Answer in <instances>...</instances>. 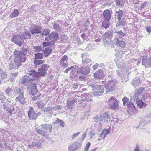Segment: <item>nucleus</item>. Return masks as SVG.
Segmentation results:
<instances>
[{
  "mask_svg": "<svg viewBox=\"0 0 151 151\" xmlns=\"http://www.w3.org/2000/svg\"><path fill=\"white\" fill-rule=\"evenodd\" d=\"M116 82L114 80L109 81L105 85V88L107 92H110L115 90Z\"/></svg>",
  "mask_w": 151,
  "mask_h": 151,
  "instance_id": "f257e3e1",
  "label": "nucleus"
},
{
  "mask_svg": "<svg viewBox=\"0 0 151 151\" xmlns=\"http://www.w3.org/2000/svg\"><path fill=\"white\" fill-rule=\"evenodd\" d=\"M108 102L109 106L111 109L116 110L119 108V104L116 98L112 97L108 99Z\"/></svg>",
  "mask_w": 151,
  "mask_h": 151,
  "instance_id": "f03ea898",
  "label": "nucleus"
},
{
  "mask_svg": "<svg viewBox=\"0 0 151 151\" xmlns=\"http://www.w3.org/2000/svg\"><path fill=\"white\" fill-rule=\"evenodd\" d=\"M17 93L19 95L15 100L17 102H19L21 104H24L26 102L24 96V91L22 89L19 88L17 90Z\"/></svg>",
  "mask_w": 151,
  "mask_h": 151,
  "instance_id": "7ed1b4c3",
  "label": "nucleus"
},
{
  "mask_svg": "<svg viewBox=\"0 0 151 151\" xmlns=\"http://www.w3.org/2000/svg\"><path fill=\"white\" fill-rule=\"evenodd\" d=\"M41 126L42 128L39 129L37 130V132L39 134L45 136L46 133L47 132V130L48 129H49V132H51L52 127H48L47 124H42Z\"/></svg>",
  "mask_w": 151,
  "mask_h": 151,
  "instance_id": "20e7f679",
  "label": "nucleus"
},
{
  "mask_svg": "<svg viewBox=\"0 0 151 151\" xmlns=\"http://www.w3.org/2000/svg\"><path fill=\"white\" fill-rule=\"evenodd\" d=\"M11 41L19 46L24 42L23 37L21 35H14L11 39Z\"/></svg>",
  "mask_w": 151,
  "mask_h": 151,
  "instance_id": "39448f33",
  "label": "nucleus"
},
{
  "mask_svg": "<svg viewBox=\"0 0 151 151\" xmlns=\"http://www.w3.org/2000/svg\"><path fill=\"white\" fill-rule=\"evenodd\" d=\"M15 58L22 62H24L26 60V56L25 54L21 51L15 50L14 53Z\"/></svg>",
  "mask_w": 151,
  "mask_h": 151,
  "instance_id": "423d86ee",
  "label": "nucleus"
},
{
  "mask_svg": "<svg viewBox=\"0 0 151 151\" xmlns=\"http://www.w3.org/2000/svg\"><path fill=\"white\" fill-rule=\"evenodd\" d=\"M59 37L58 33L55 32H52L48 37H45V40L48 41L51 40V41L55 44V42L58 40Z\"/></svg>",
  "mask_w": 151,
  "mask_h": 151,
  "instance_id": "0eeeda50",
  "label": "nucleus"
},
{
  "mask_svg": "<svg viewBox=\"0 0 151 151\" xmlns=\"http://www.w3.org/2000/svg\"><path fill=\"white\" fill-rule=\"evenodd\" d=\"M50 68V65L45 64L42 65L40 68H38V71L41 77L43 76L46 74L47 71Z\"/></svg>",
  "mask_w": 151,
  "mask_h": 151,
  "instance_id": "6e6552de",
  "label": "nucleus"
},
{
  "mask_svg": "<svg viewBox=\"0 0 151 151\" xmlns=\"http://www.w3.org/2000/svg\"><path fill=\"white\" fill-rule=\"evenodd\" d=\"M27 91L29 93L33 96L36 95L38 92V90L37 88L36 84L33 83L29 86Z\"/></svg>",
  "mask_w": 151,
  "mask_h": 151,
  "instance_id": "1a4fd4ad",
  "label": "nucleus"
},
{
  "mask_svg": "<svg viewBox=\"0 0 151 151\" xmlns=\"http://www.w3.org/2000/svg\"><path fill=\"white\" fill-rule=\"evenodd\" d=\"M142 64L145 67L151 66V57H149L148 56H143Z\"/></svg>",
  "mask_w": 151,
  "mask_h": 151,
  "instance_id": "9d476101",
  "label": "nucleus"
},
{
  "mask_svg": "<svg viewBox=\"0 0 151 151\" xmlns=\"http://www.w3.org/2000/svg\"><path fill=\"white\" fill-rule=\"evenodd\" d=\"M81 145V143L78 142H75L70 145L68 147L70 151H74L78 150Z\"/></svg>",
  "mask_w": 151,
  "mask_h": 151,
  "instance_id": "9b49d317",
  "label": "nucleus"
},
{
  "mask_svg": "<svg viewBox=\"0 0 151 151\" xmlns=\"http://www.w3.org/2000/svg\"><path fill=\"white\" fill-rule=\"evenodd\" d=\"M42 28L40 26L33 25L30 28V31L32 34L41 33Z\"/></svg>",
  "mask_w": 151,
  "mask_h": 151,
  "instance_id": "f8f14e48",
  "label": "nucleus"
},
{
  "mask_svg": "<svg viewBox=\"0 0 151 151\" xmlns=\"http://www.w3.org/2000/svg\"><path fill=\"white\" fill-rule=\"evenodd\" d=\"M38 115L34 111L33 108L30 107L28 113V116L30 119H36Z\"/></svg>",
  "mask_w": 151,
  "mask_h": 151,
  "instance_id": "ddd939ff",
  "label": "nucleus"
},
{
  "mask_svg": "<svg viewBox=\"0 0 151 151\" xmlns=\"http://www.w3.org/2000/svg\"><path fill=\"white\" fill-rule=\"evenodd\" d=\"M34 78H31L29 76L25 75L22 77L21 79V82L23 84H27L29 82L32 83L34 81Z\"/></svg>",
  "mask_w": 151,
  "mask_h": 151,
  "instance_id": "4468645a",
  "label": "nucleus"
},
{
  "mask_svg": "<svg viewBox=\"0 0 151 151\" xmlns=\"http://www.w3.org/2000/svg\"><path fill=\"white\" fill-rule=\"evenodd\" d=\"M134 103L137 105V106L140 108H142L146 106L147 105L139 98H134Z\"/></svg>",
  "mask_w": 151,
  "mask_h": 151,
  "instance_id": "2eb2a0df",
  "label": "nucleus"
},
{
  "mask_svg": "<svg viewBox=\"0 0 151 151\" xmlns=\"http://www.w3.org/2000/svg\"><path fill=\"white\" fill-rule=\"evenodd\" d=\"M68 58L67 55H64L60 61V63L61 66L65 68L67 67L68 65Z\"/></svg>",
  "mask_w": 151,
  "mask_h": 151,
  "instance_id": "dca6fc26",
  "label": "nucleus"
},
{
  "mask_svg": "<svg viewBox=\"0 0 151 151\" xmlns=\"http://www.w3.org/2000/svg\"><path fill=\"white\" fill-rule=\"evenodd\" d=\"M104 76V74L101 69L99 70L93 74V76L95 78L99 79H102Z\"/></svg>",
  "mask_w": 151,
  "mask_h": 151,
  "instance_id": "f3484780",
  "label": "nucleus"
},
{
  "mask_svg": "<svg viewBox=\"0 0 151 151\" xmlns=\"http://www.w3.org/2000/svg\"><path fill=\"white\" fill-rule=\"evenodd\" d=\"M111 14V13L108 9L105 10L104 11L103 14L104 18L105 19L110 20Z\"/></svg>",
  "mask_w": 151,
  "mask_h": 151,
  "instance_id": "a211bd4d",
  "label": "nucleus"
},
{
  "mask_svg": "<svg viewBox=\"0 0 151 151\" xmlns=\"http://www.w3.org/2000/svg\"><path fill=\"white\" fill-rule=\"evenodd\" d=\"M145 89V88L143 87L140 88L139 89H136L134 96V98H138V97L141 95V94Z\"/></svg>",
  "mask_w": 151,
  "mask_h": 151,
  "instance_id": "6ab92c4d",
  "label": "nucleus"
},
{
  "mask_svg": "<svg viewBox=\"0 0 151 151\" xmlns=\"http://www.w3.org/2000/svg\"><path fill=\"white\" fill-rule=\"evenodd\" d=\"M110 20L104 19L103 21L102 24V27L105 29H107L110 26L109 22Z\"/></svg>",
  "mask_w": 151,
  "mask_h": 151,
  "instance_id": "aec40b11",
  "label": "nucleus"
},
{
  "mask_svg": "<svg viewBox=\"0 0 151 151\" xmlns=\"http://www.w3.org/2000/svg\"><path fill=\"white\" fill-rule=\"evenodd\" d=\"M140 83V80L139 79L137 78H135L132 81V84L133 86L136 88L139 86Z\"/></svg>",
  "mask_w": 151,
  "mask_h": 151,
  "instance_id": "412c9836",
  "label": "nucleus"
},
{
  "mask_svg": "<svg viewBox=\"0 0 151 151\" xmlns=\"http://www.w3.org/2000/svg\"><path fill=\"white\" fill-rule=\"evenodd\" d=\"M116 13L118 16V19L119 22V25H122V17L123 12L122 10H119L118 11H116Z\"/></svg>",
  "mask_w": 151,
  "mask_h": 151,
  "instance_id": "4be33fe9",
  "label": "nucleus"
},
{
  "mask_svg": "<svg viewBox=\"0 0 151 151\" xmlns=\"http://www.w3.org/2000/svg\"><path fill=\"white\" fill-rule=\"evenodd\" d=\"M29 75L35 78L41 77L38 71V72H37L34 70H31L29 71Z\"/></svg>",
  "mask_w": 151,
  "mask_h": 151,
  "instance_id": "5701e85b",
  "label": "nucleus"
},
{
  "mask_svg": "<svg viewBox=\"0 0 151 151\" xmlns=\"http://www.w3.org/2000/svg\"><path fill=\"white\" fill-rule=\"evenodd\" d=\"M134 104H133L132 102H130L127 104V107L128 108V111L133 112L135 110H136V107L134 106Z\"/></svg>",
  "mask_w": 151,
  "mask_h": 151,
  "instance_id": "b1692460",
  "label": "nucleus"
},
{
  "mask_svg": "<svg viewBox=\"0 0 151 151\" xmlns=\"http://www.w3.org/2000/svg\"><path fill=\"white\" fill-rule=\"evenodd\" d=\"M151 122V120H148V118L146 117L145 119H141L140 121V124L142 126L148 124Z\"/></svg>",
  "mask_w": 151,
  "mask_h": 151,
  "instance_id": "393cba45",
  "label": "nucleus"
},
{
  "mask_svg": "<svg viewBox=\"0 0 151 151\" xmlns=\"http://www.w3.org/2000/svg\"><path fill=\"white\" fill-rule=\"evenodd\" d=\"M52 51V49L49 47H47L44 50L43 52L44 55L45 57L48 56L50 55Z\"/></svg>",
  "mask_w": 151,
  "mask_h": 151,
  "instance_id": "a878e982",
  "label": "nucleus"
},
{
  "mask_svg": "<svg viewBox=\"0 0 151 151\" xmlns=\"http://www.w3.org/2000/svg\"><path fill=\"white\" fill-rule=\"evenodd\" d=\"M19 12L17 9H15L9 16L10 18H12L18 16Z\"/></svg>",
  "mask_w": 151,
  "mask_h": 151,
  "instance_id": "bb28decb",
  "label": "nucleus"
},
{
  "mask_svg": "<svg viewBox=\"0 0 151 151\" xmlns=\"http://www.w3.org/2000/svg\"><path fill=\"white\" fill-rule=\"evenodd\" d=\"M21 35L23 37V40L30 39L31 38V35L29 32H25Z\"/></svg>",
  "mask_w": 151,
  "mask_h": 151,
  "instance_id": "cd10ccee",
  "label": "nucleus"
},
{
  "mask_svg": "<svg viewBox=\"0 0 151 151\" xmlns=\"http://www.w3.org/2000/svg\"><path fill=\"white\" fill-rule=\"evenodd\" d=\"M9 68L10 70L12 69H17V67L16 65L14 60H12L9 65Z\"/></svg>",
  "mask_w": 151,
  "mask_h": 151,
  "instance_id": "c85d7f7f",
  "label": "nucleus"
},
{
  "mask_svg": "<svg viewBox=\"0 0 151 151\" xmlns=\"http://www.w3.org/2000/svg\"><path fill=\"white\" fill-rule=\"evenodd\" d=\"M53 123L54 124H59L60 126L62 127H63L64 126L63 121L59 119L58 118H57L56 120Z\"/></svg>",
  "mask_w": 151,
  "mask_h": 151,
  "instance_id": "c756f323",
  "label": "nucleus"
},
{
  "mask_svg": "<svg viewBox=\"0 0 151 151\" xmlns=\"http://www.w3.org/2000/svg\"><path fill=\"white\" fill-rule=\"evenodd\" d=\"M34 55L35 59H42L44 57L43 54L42 53H37Z\"/></svg>",
  "mask_w": 151,
  "mask_h": 151,
  "instance_id": "7c9ffc66",
  "label": "nucleus"
},
{
  "mask_svg": "<svg viewBox=\"0 0 151 151\" xmlns=\"http://www.w3.org/2000/svg\"><path fill=\"white\" fill-rule=\"evenodd\" d=\"M50 30L48 29H44L43 32L42 34L43 35H45L46 37H48L50 34Z\"/></svg>",
  "mask_w": 151,
  "mask_h": 151,
  "instance_id": "2f4dec72",
  "label": "nucleus"
},
{
  "mask_svg": "<svg viewBox=\"0 0 151 151\" xmlns=\"http://www.w3.org/2000/svg\"><path fill=\"white\" fill-rule=\"evenodd\" d=\"M80 73L84 75H87L89 73V71H88L86 69L83 67H82Z\"/></svg>",
  "mask_w": 151,
  "mask_h": 151,
  "instance_id": "473e14b6",
  "label": "nucleus"
},
{
  "mask_svg": "<svg viewBox=\"0 0 151 151\" xmlns=\"http://www.w3.org/2000/svg\"><path fill=\"white\" fill-rule=\"evenodd\" d=\"M14 60L15 62L16 65L17 67V68L18 69L20 66L22 65L21 63L22 62H21V61H19L18 60V59H17L15 58L14 59Z\"/></svg>",
  "mask_w": 151,
  "mask_h": 151,
  "instance_id": "72a5a7b5",
  "label": "nucleus"
},
{
  "mask_svg": "<svg viewBox=\"0 0 151 151\" xmlns=\"http://www.w3.org/2000/svg\"><path fill=\"white\" fill-rule=\"evenodd\" d=\"M76 102L77 99H75L70 101L67 102V105L68 106H70L73 105Z\"/></svg>",
  "mask_w": 151,
  "mask_h": 151,
  "instance_id": "f704fd0d",
  "label": "nucleus"
},
{
  "mask_svg": "<svg viewBox=\"0 0 151 151\" xmlns=\"http://www.w3.org/2000/svg\"><path fill=\"white\" fill-rule=\"evenodd\" d=\"M54 44L53 43V42L51 41L47 42H44L43 44V45L44 47H47L52 45Z\"/></svg>",
  "mask_w": 151,
  "mask_h": 151,
  "instance_id": "c9c22d12",
  "label": "nucleus"
},
{
  "mask_svg": "<svg viewBox=\"0 0 151 151\" xmlns=\"http://www.w3.org/2000/svg\"><path fill=\"white\" fill-rule=\"evenodd\" d=\"M34 64L36 65H39L42 64L43 61L42 60H38L37 59H35L34 60Z\"/></svg>",
  "mask_w": 151,
  "mask_h": 151,
  "instance_id": "e433bc0d",
  "label": "nucleus"
},
{
  "mask_svg": "<svg viewBox=\"0 0 151 151\" xmlns=\"http://www.w3.org/2000/svg\"><path fill=\"white\" fill-rule=\"evenodd\" d=\"M110 131L108 129H104L103 130L101 133L105 137L109 132Z\"/></svg>",
  "mask_w": 151,
  "mask_h": 151,
  "instance_id": "4c0bfd02",
  "label": "nucleus"
},
{
  "mask_svg": "<svg viewBox=\"0 0 151 151\" xmlns=\"http://www.w3.org/2000/svg\"><path fill=\"white\" fill-rule=\"evenodd\" d=\"M97 90V93H100V94L104 92V89L102 88L101 86H99Z\"/></svg>",
  "mask_w": 151,
  "mask_h": 151,
  "instance_id": "58836bf2",
  "label": "nucleus"
},
{
  "mask_svg": "<svg viewBox=\"0 0 151 151\" xmlns=\"http://www.w3.org/2000/svg\"><path fill=\"white\" fill-rule=\"evenodd\" d=\"M34 48L36 52L40 51L42 50V48L41 46H37L34 47Z\"/></svg>",
  "mask_w": 151,
  "mask_h": 151,
  "instance_id": "ea45409f",
  "label": "nucleus"
},
{
  "mask_svg": "<svg viewBox=\"0 0 151 151\" xmlns=\"http://www.w3.org/2000/svg\"><path fill=\"white\" fill-rule=\"evenodd\" d=\"M78 98L76 99H77V101H83V97H85V96L83 95H81V96H78Z\"/></svg>",
  "mask_w": 151,
  "mask_h": 151,
  "instance_id": "a19ab883",
  "label": "nucleus"
},
{
  "mask_svg": "<svg viewBox=\"0 0 151 151\" xmlns=\"http://www.w3.org/2000/svg\"><path fill=\"white\" fill-rule=\"evenodd\" d=\"M53 108L52 107H47L45 108L44 110L45 112L46 113L50 112V111H51Z\"/></svg>",
  "mask_w": 151,
  "mask_h": 151,
  "instance_id": "79ce46f5",
  "label": "nucleus"
},
{
  "mask_svg": "<svg viewBox=\"0 0 151 151\" xmlns=\"http://www.w3.org/2000/svg\"><path fill=\"white\" fill-rule=\"evenodd\" d=\"M91 145V143L90 142H88L85 146L84 149V151H88Z\"/></svg>",
  "mask_w": 151,
  "mask_h": 151,
  "instance_id": "37998d69",
  "label": "nucleus"
},
{
  "mask_svg": "<svg viewBox=\"0 0 151 151\" xmlns=\"http://www.w3.org/2000/svg\"><path fill=\"white\" fill-rule=\"evenodd\" d=\"M83 101H92V100L90 98L89 96H87L85 98L83 97Z\"/></svg>",
  "mask_w": 151,
  "mask_h": 151,
  "instance_id": "c03bdc74",
  "label": "nucleus"
},
{
  "mask_svg": "<svg viewBox=\"0 0 151 151\" xmlns=\"http://www.w3.org/2000/svg\"><path fill=\"white\" fill-rule=\"evenodd\" d=\"M129 99L128 98L125 97H123V105H125L128 104V102Z\"/></svg>",
  "mask_w": 151,
  "mask_h": 151,
  "instance_id": "a18cd8bd",
  "label": "nucleus"
},
{
  "mask_svg": "<svg viewBox=\"0 0 151 151\" xmlns=\"http://www.w3.org/2000/svg\"><path fill=\"white\" fill-rule=\"evenodd\" d=\"M0 76L3 79H5L7 78V74L6 73L2 72Z\"/></svg>",
  "mask_w": 151,
  "mask_h": 151,
  "instance_id": "49530a36",
  "label": "nucleus"
},
{
  "mask_svg": "<svg viewBox=\"0 0 151 151\" xmlns=\"http://www.w3.org/2000/svg\"><path fill=\"white\" fill-rule=\"evenodd\" d=\"M41 95V94L39 93L37 96H35L32 97V100L35 101L39 99L40 98Z\"/></svg>",
  "mask_w": 151,
  "mask_h": 151,
  "instance_id": "de8ad7c7",
  "label": "nucleus"
},
{
  "mask_svg": "<svg viewBox=\"0 0 151 151\" xmlns=\"http://www.w3.org/2000/svg\"><path fill=\"white\" fill-rule=\"evenodd\" d=\"M12 91V89L10 88H8L5 90V92L7 94L9 95Z\"/></svg>",
  "mask_w": 151,
  "mask_h": 151,
  "instance_id": "09e8293b",
  "label": "nucleus"
},
{
  "mask_svg": "<svg viewBox=\"0 0 151 151\" xmlns=\"http://www.w3.org/2000/svg\"><path fill=\"white\" fill-rule=\"evenodd\" d=\"M105 137L101 133L99 137L98 140L99 141H101L102 139H104L105 138Z\"/></svg>",
  "mask_w": 151,
  "mask_h": 151,
  "instance_id": "8fccbe9b",
  "label": "nucleus"
},
{
  "mask_svg": "<svg viewBox=\"0 0 151 151\" xmlns=\"http://www.w3.org/2000/svg\"><path fill=\"white\" fill-rule=\"evenodd\" d=\"M145 28L147 32L149 33H150L151 32V27L150 26H146Z\"/></svg>",
  "mask_w": 151,
  "mask_h": 151,
  "instance_id": "3c124183",
  "label": "nucleus"
},
{
  "mask_svg": "<svg viewBox=\"0 0 151 151\" xmlns=\"http://www.w3.org/2000/svg\"><path fill=\"white\" fill-rule=\"evenodd\" d=\"M110 31L106 32L104 34V36L106 38L110 36Z\"/></svg>",
  "mask_w": 151,
  "mask_h": 151,
  "instance_id": "603ef678",
  "label": "nucleus"
},
{
  "mask_svg": "<svg viewBox=\"0 0 151 151\" xmlns=\"http://www.w3.org/2000/svg\"><path fill=\"white\" fill-rule=\"evenodd\" d=\"M99 64L96 63L93 66L92 68L94 70H96L99 67Z\"/></svg>",
  "mask_w": 151,
  "mask_h": 151,
  "instance_id": "864d4df0",
  "label": "nucleus"
},
{
  "mask_svg": "<svg viewBox=\"0 0 151 151\" xmlns=\"http://www.w3.org/2000/svg\"><path fill=\"white\" fill-rule=\"evenodd\" d=\"M80 134V132H78L77 133H74L72 136V138L73 139H74L77 136H78L79 134Z\"/></svg>",
  "mask_w": 151,
  "mask_h": 151,
  "instance_id": "5fc2aeb1",
  "label": "nucleus"
},
{
  "mask_svg": "<svg viewBox=\"0 0 151 151\" xmlns=\"http://www.w3.org/2000/svg\"><path fill=\"white\" fill-rule=\"evenodd\" d=\"M74 68L73 66H71L70 67H69L66 69L65 71V73H67L69 71L71 70L72 69H73Z\"/></svg>",
  "mask_w": 151,
  "mask_h": 151,
  "instance_id": "6e6d98bb",
  "label": "nucleus"
},
{
  "mask_svg": "<svg viewBox=\"0 0 151 151\" xmlns=\"http://www.w3.org/2000/svg\"><path fill=\"white\" fill-rule=\"evenodd\" d=\"M148 97L147 94H143L142 96L143 99L145 101V99H146Z\"/></svg>",
  "mask_w": 151,
  "mask_h": 151,
  "instance_id": "4d7b16f0",
  "label": "nucleus"
},
{
  "mask_svg": "<svg viewBox=\"0 0 151 151\" xmlns=\"http://www.w3.org/2000/svg\"><path fill=\"white\" fill-rule=\"evenodd\" d=\"M85 36H86V35H85V33H83L81 35V37L83 39H85Z\"/></svg>",
  "mask_w": 151,
  "mask_h": 151,
  "instance_id": "13d9d810",
  "label": "nucleus"
},
{
  "mask_svg": "<svg viewBox=\"0 0 151 151\" xmlns=\"http://www.w3.org/2000/svg\"><path fill=\"white\" fill-rule=\"evenodd\" d=\"M37 104L39 108H42V104L38 102L37 103Z\"/></svg>",
  "mask_w": 151,
  "mask_h": 151,
  "instance_id": "bf43d9fd",
  "label": "nucleus"
},
{
  "mask_svg": "<svg viewBox=\"0 0 151 151\" xmlns=\"http://www.w3.org/2000/svg\"><path fill=\"white\" fill-rule=\"evenodd\" d=\"M34 143H32L31 144H29L28 145V146L29 147H32L34 146Z\"/></svg>",
  "mask_w": 151,
  "mask_h": 151,
  "instance_id": "052dcab7",
  "label": "nucleus"
},
{
  "mask_svg": "<svg viewBox=\"0 0 151 151\" xmlns=\"http://www.w3.org/2000/svg\"><path fill=\"white\" fill-rule=\"evenodd\" d=\"M86 134H83L82 135V138L83 139V140L86 137Z\"/></svg>",
  "mask_w": 151,
  "mask_h": 151,
  "instance_id": "680f3d73",
  "label": "nucleus"
},
{
  "mask_svg": "<svg viewBox=\"0 0 151 151\" xmlns=\"http://www.w3.org/2000/svg\"><path fill=\"white\" fill-rule=\"evenodd\" d=\"M146 3V2H144L141 5V6L143 7Z\"/></svg>",
  "mask_w": 151,
  "mask_h": 151,
  "instance_id": "e2e57ef3",
  "label": "nucleus"
},
{
  "mask_svg": "<svg viewBox=\"0 0 151 151\" xmlns=\"http://www.w3.org/2000/svg\"><path fill=\"white\" fill-rule=\"evenodd\" d=\"M79 79H81V80H82L83 79H85V78L84 77H82V76H80L79 77Z\"/></svg>",
  "mask_w": 151,
  "mask_h": 151,
  "instance_id": "0e129e2a",
  "label": "nucleus"
},
{
  "mask_svg": "<svg viewBox=\"0 0 151 151\" xmlns=\"http://www.w3.org/2000/svg\"><path fill=\"white\" fill-rule=\"evenodd\" d=\"M27 49L23 48L22 51L23 52H27Z\"/></svg>",
  "mask_w": 151,
  "mask_h": 151,
  "instance_id": "69168bd1",
  "label": "nucleus"
},
{
  "mask_svg": "<svg viewBox=\"0 0 151 151\" xmlns=\"http://www.w3.org/2000/svg\"><path fill=\"white\" fill-rule=\"evenodd\" d=\"M116 2L118 4H120V1H119V0H116Z\"/></svg>",
  "mask_w": 151,
  "mask_h": 151,
  "instance_id": "338daca9",
  "label": "nucleus"
},
{
  "mask_svg": "<svg viewBox=\"0 0 151 151\" xmlns=\"http://www.w3.org/2000/svg\"><path fill=\"white\" fill-rule=\"evenodd\" d=\"M140 63V62L139 61H137V65H139Z\"/></svg>",
  "mask_w": 151,
  "mask_h": 151,
  "instance_id": "774afa93",
  "label": "nucleus"
}]
</instances>
